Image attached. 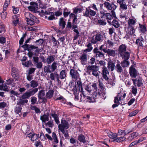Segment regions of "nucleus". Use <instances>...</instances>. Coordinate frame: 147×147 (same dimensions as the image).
<instances>
[{
    "instance_id": "6e6552de",
    "label": "nucleus",
    "mask_w": 147,
    "mask_h": 147,
    "mask_svg": "<svg viewBox=\"0 0 147 147\" xmlns=\"http://www.w3.org/2000/svg\"><path fill=\"white\" fill-rule=\"evenodd\" d=\"M104 5L106 9L110 10H115L117 7V6L113 3H109L107 1L104 3Z\"/></svg>"
},
{
    "instance_id": "7c9ffc66",
    "label": "nucleus",
    "mask_w": 147,
    "mask_h": 147,
    "mask_svg": "<svg viewBox=\"0 0 147 147\" xmlns=\"http://www.w3.org/2000/svg\"><path fill=\"white\" fill-rule=\"evenodd\" d=\"M9 87L7 86L6 83L4 84H0V90H3L5 91H8Z\"/></svg>"
},
{
    "instance_id": "72a5a7b5",
    "label": "nucleus",
    "mask_w": 147,
    "mask_h": 147,
    "mask_svg": "<svg viewBox=\"0 0 147 147\" xmlns=\"http://www.w3.org/2000/svg\"><path fill=\"white\" fill-rule=\"evenodd\" d=\"M108 136L111 139H115L117 137V134L116 133H113L112 132L109 131L107 133Z\"/></svg>"
},
{
    "instance_id": "79ce46f5",
    "label": "nucleus",
    "mask_w": 147,
    "mask_h": 147,
    "mask_svg": "<svg viewBox=\"0 0 147 147\" xmlns=\"http://www.w3.org/2000/svg\"><path fill=\"white\" fill-rule=\"evenodd\" d=\"M49 15V16L48 17L47 16H46L45 17V18H47L48 20H53L55 18L54 16V13L51 12V13H50Z\"/></svg>"
},
{
    "instance_id": "c9c22d12",
    "label": "nucleus",
    "mask_w": 147,
    "mask_h": 147,
    "mask_svg": "<svg viewBox=\"0 0 147 147\" xmlns=\"http://www.w3.org/2000/svg\"><path fill=\"white\" fill-rule=\"evenodd\" d=\"M67 73L65 70H63L60 72L59 78L61 79H63L66 77Z\"/></svg>"
},
{
    "instance_id": "774afa93",
    "label": "nucleus",
    "mask_w": 147,
    "mask_h": 147,
    "mask_svg": "<svg viewBox=\"0 0 147 147\" xmlns=\"http://www.w3.org/2000/svg\"><path fill=\"white\" fill-rule=\"evenodd\" d=\"M36 63V67L38 69H41L42 68V63L41 62H38Z\"/></svg>"
},
{
    "instance_id": "c03bdc74",
    "label": "nucleus",
    "mask_w": 147,
    "mask_h": 147,
    "mask_svg": "<svg viewBox=\"0 0 147 147\" xmlns=\"http://www.w3.org/2000/svg\"><path fill=\"white\" fill-rule=\"evenodd\" d=\"M99 87L100 88V91L105 90V86L102 82L100 80L98 81Z\"/></svg>"
},
{
    "instance_id": "2f4dec72",
    "label": "nucleus",
    "mask_w": 147,
    "mask_h": 147,
    "mask_svg": "<svg viewBox=\"0 0 147 147\" xmlns=\"http://www.w3.org/2000/svg\"><path fill=\"white\" fill-rule=\"evenodd\" d=\"M78 139L80 142L84 143H85L86 142L84 136L82 134H80L78 135Z\"/></svg>"
},
{
    "instance_id": "4be33fe9",
    "label": "nucleus",
    "mask_w": 147,
    "mask_h": 147,
    "mask_svg": "<svg viewBox=\"0 0 147 147\" xmlns=\"http://www.w3.org/2000/svg\"><path fill=\"white\" fill-rule=\"evenodd\" d=\"M26 36V33L23 34L22 37L21 38V39L19 41V44H20V46L19 48L17 51V53H18L22 51H20V48H21L20 45L22 44L24 41V39L25 38Z\"/></svg>"
},
{
    "instance_id": "f704fd0d",
    "label": "nucleus",
    "mask_w": 147,
    "mask_h": 147,
    "mask_svg": "<svg viewBox=\"0 0 147 147\" xmlns=\"http://www.w3.org/2000/svg\"><path fill=\"white\" fill-rule=\"evenodd\" d=\"M65 22L63 18H60L59 21V25L61 27L62 29H63L65 27Z\"/></svg>"
},
{
    "instance_id": "a19ab883",
    "label": "nucleus",
    "mask_w": 147,
    "mask_h": 147,
    "mask_svg": "<svg viewBox=\"0 0 147 147\" xmlns=\"http://www.w3.org/2000/svg\"><path fill=\"white\" fill-rule=\"evenodd\" d=\"M58 63L54 62L51 65L52 71L54 72L57 69Z\"/></svg>"
},
{
    "instance_id": "69168bd1",
    "label": "nucleus",
    "mask_w": 147,
    "mask_h": 147,
    "mask_svg": "<svg viewBox=\"0 0 147 147\" xmlns=\"http://www.w3.org/2000/svg\"><path fill=\"white\" fill-rule=\"evenodd\" d=\"M113 42L111 40H107V45H108L109 47H112L113 45Z\"/></svg>"
},
{
    "instance_id": "680f3d73",
    "label": "nucleus",
    "mask_w": 147,
    "mask_h": 147,
    "mask_svg": "<svg viewBox=\"0 0 147 147\" xmlns=\"http://www.w3.org/2000/svg\"><path fill=\"white\" fill-rule=\"evenodd\" d=\"M107 81L108 84H110L111 86H113L115 84L114 81L112 79H110L109 78V79Z\"/></svg>"
},
{
    "instance_id": "de8ad7c7",
    "label": "nucleus",
    "mask_w": 147,
    "mask_h": 147,
    "mask_svg": "<svg viewBox=\"0 0 147 147\" xmlns=\"http://www.w3.org/2000/svg\"><path fill=\"white\" fill-rule=\"evenodd\" d=\"M144 41L142 39H138L136 40V43L139 47H142L143 43Z\"/></svg>"
},
{
    "instance_id": "473e14b6",
    "label": "nucleus",
    "mask_w": 147,
    "mask_h": 147,
    "mask_svg": "<svg viewBox=\"0 0 147 147\" xmlns=\"http://www.w3.org/2000/svg\"><path fill=\"white\" fill-rule=\"evenodd\" d=\"M54 91L52 90H49L46 94V96L47 98L50 99L53 96Z\"/></svg>"
},
{
    "instance_id": "aec40b11",
    "label": "nucleus",
    "mask_w": 147,
    "mask_h": 147,
    "mask_svg": "<svg viewBox=\"0 0 147 147\" xmlns=\"http://www.w3.org/2000/svg\"><path fill=\"white\" fill-rule=\"evenodd\" d=\"M123 67L121 65L120 62H117V64L116 65L115 68L116 71L118 73H121L123 71Z\"/></svg>"
},
{
    "instance_id": "1a4fd4ad",
    "label": "nucleus",
    "mask_w": 147,
    "mask_h": 147,
    "mask_svg": "<svg viewBox=\"0 0 147 147\" xmlns=\"http://www.w3.org/2000/svg\"><path fill=\"white\" fill-rule=\"evenodd\" d=\"M96 14V12L90 8H86L84 13H83V16L88 17L90 16H94Z\"/></svg>"
},
{
    "instance_id": "f8f14e48",
    "label": "nucleus",
    "mask_w": 147,
    "mask_h": 147,
    "mask_svg": "<svg viewBox=\"0 0 147 147\" xmlns=\"http://www.w3.org/2000/svg\"><path fill=\"white\" fill-rule=\"evenodd\" d=\"M129 73L130 76L132 77L135 78L137 75L136 70L134 67V66L131 65L129 68Z\"/></svg>"
},
{
    "instance_id": "39448f33",
    "label": "nucleus",
    "mask_w": 147,
    "mask_h": 147,
    "mask_svg": "<svg viewBox=\"0 0 147 147\" xmlns=\"http://www.w3.org/2000/svg\"><path fill=\"white\" fill-rule=\"evenodd\" d=\"M86 72L89 75L92 74L96 77L99 76L98 68L96 65H89L87 66Z\"/></svg>"
},
{
    "instance_id": "052dcab7",
    "label": "nucleus",
    "mask_w": 147,
    "mask_h": 147,
    "mask_svg": "<svg viewBox=\"0 0 147 147\" xmlns=\"http://www.w3.org/2000/svg\"><path fill=\"white\" fill-rule=\"evenodd\" d=\"M22 109L21 107L17 106L16 108L15 112L16 114H19V113L21 112Z\"/></svg>"
},
{
    "instance_id": "8fccbe9b",
    "label": "nucleus",
    "mask_w": 147,
    "mask_h": 147,
    "mask_svg": "<svg viewBox=\"0 0 147 147\" xmlns=\"http://www.w3.org/2000/svg\"><path fill=\"white\" fill-rule=\"evenodd\" d=\"M31 105H34L37 103V98L35 96H32L30 98Z\"/></svg>"
},
{
    "instance_id": "f03ea898",
    "label": "nucleus",
    "mask_w": 147,
    "mask_h": 147,
    "mask_svg": "<svg viewBox=\"0 0 147 147\" xmlns=\"http://www.w3.org/2000/svg\"><path fill=\"white\" fill-rule=\"evenodd\" d=\"M100 96V92L98 93L94 92L91 97L86 96L84 94V92H83L82 94H80V100L81 101L84 102H94L96 101L95 100L98 98Z\"/></svg>"
},
{
    "instance_id": "f3484780",
    "label": "nucleus",
    "mask_w": 147,
    "mask_h": 147,
    "mask_svg": "<svg viewBox=\"0 0 147 147\" xmlns=\"http://www.w3.org/2000/svg\"><path fill=\"white\" fill-rule=\"evenodd\" d=\"M51 115L54 118L56 123L57 124H59V118L58 115L56 114L55 112L53 110H51Z\"/></svg>"
},
{
    "instance_id": "c85d7f7f",
    "label": "nucleus",
    "mask_w": 147,
    "mask_h": 147,
    "mask_svg": "<svg viewBox=\"0 0 147 147\" xmlns=\"http://www.w3.org/2000/svg\"><path fill=\"white\" fill-rule=\"evenodd\" d=\"M12 22L15 26H16L18 24L19 22V18L18 16L17 15H14L12 17Z\"/></svg>"
},
{
    "instance_id": "a18cd8bd",
    "label": "nucleus",
    "mask_w": 147,
    "mask_h": 147,
    "mask_svg": "<svg viewBox=\"0 0 147 147\" xmlns=\"http://www.w3.org/2000/svg\"><path fill=\"white\" fill-rule=\"evenodd\" d=\"M30 108L32 110H34L37 113H40L41 112L40 109L36 106L31 105Z\"/></svg>"
},
{
    "instance_id": "bb28decb",
    "label": "nucleus",
    "mask_w": 147,
    "mask_h": 147,
    "mask_svg": "<svg viewBox=\"0 0 147 147\" xmlns=\"http://www.w3.org/2000/svg\"><path fill=\"white\" fill-rule=\"evenodd\" d=\"M120 63L123 68L128 67L130 64L128 60H123V61H121Z\"/></svg>"
},
{
    "instance_id": "412c9836",
    "label": "nucleus",
    "mask_w": 147,
    "mask_h": 147,
    "mask_svg": "<svg viewBox=\"0 0 147 147\" xmlns=\"http://www.w3.org/2000/svg\"><path fill=\"white\" fill-rule=\"evenodd\" d=\"M127 46L125 44H122L119 47L118 50V54H120L121 53L126 52Z\"/></svg>"
},
{
    "instance_id": "b1692460",
    "label": "nucleus",
    "mask_w": 147,
    "mask_h": 147,
    "mask_svg": "<svg viewBox=\"0 0 147 147\" xmlns=\"http://www.w3.org/2000/svg\"><path fill=\"white\" fill-rule=\"evenodd\" d=\"M138 135V133L137 132H134L132 133L128 137L127 139L129 141H131L134 139Z\"/></svg>"
},
{
    "instance_id": "3c124183",
    "label": "nucleus",
    "mask_w": 147,
    "mask_h": 147,
    "mask_svg": "<svg viewBox=\"0 0 147 147\" xmlns=\"http://www.w3.org/2000/svg\"><path fill=\"white\" fill-rule=\"evenodd\" d=\"M119 6L120 8L123 10H126L127 9V4L125 2L119 5Z\"/></svg>"
},
{
    "instance_id": "e433bc0d",
    "label": "nucleus",
    "mask_w": 147,
    "mask_h": 147,
    "mask_svg": "<svg viewBox=\"0 0 147 147\" xmlns=\"http://www.w3.org/2000/svg\"><path fill=\"white\" fill-rule=\"evenodd\" d=\"M45 72L47 73H51L53 72L51 68V66L49 65H48L47 66H45L44 69Z\"/></svg>"
},
{
    "instance_id": "09e8293b",
    "label": "nucleus",
    "mask_w": 147,
    "mask_h": 147,
    "mask_svg": "<svg viewBox=\"0 0 147 147\" xmlns=\"http://www.w3.org/2000/svg\"><path fill=\"white\" fill-rule=\"evenodd\" d=\"M139 30L143 33L147 31L146 28L145 26L141 24H139Z\"/></svg>"
},
{
    "instance_id": "9d476101",
    "label": "nucleus",
    "mask_w": 147,
    "mask_h": 147,
    "mask_svg": "<svg viewBox=\"0 0 147 147\" xmlns=\"http://www.w3.org/2000/svg\"><path fill=\"white\" fill-rule=\"evenodd\" d=\"M88 56L85 53H83L80 57L79 59L82 64L86 65L87 63L88 57Z\"/></svg>"
},
{
    "instance_id": "0eeeda50",
    "label": "nucleus",
    "mask_w": 147,
    "mask_h": 147,
    "mask_svg": "<svg viewBox=\"0 0 147 147\" xmlns=\"http://www.w3.org/2000/svg\"><path fill=\"white\" fill-rule=\"evenodd\" d=\"M69 127L68 122L65 120H61V123L58 125L59 129L60 131L68 129Z\"/></svg>"
},
{
    "instance_id": "864d4df0",
    "label": "nucleus",
    "mask_w": 147,
    "mask_h": 147,
    "mask_svg": "<svg viewBox=\"0 0 147 147\" xmlns=\"http://www.w3.org/2000/svg\"><path fill=\"white\" fill-rule=\"evenodd\" d=\"M62 134L64 135V137L66 139H68L69 137L68 131L67 130H64L61 131Z\"/></svg>"
},
{
    "instance_id": "4d7b16f0",
    "label": "nucleus",
    "mask_w": 147,
    "mask_h": 147,
    "mask_svg": "<svg viewBox=\"0 0 147 147\" xmlns=\"http://www.w3.org/2000/svg\"><path fill=\"white\" fill-rule=\"evenodd\" d=\"M7 15V12L4 11H3L1 13L0 16L1 18L2 19L4 20L6 18Z\"/></svg>"
},
{
    "instance_id": "13d9d810",
    "label": "nucleus",
    "mask_w": 147,
    "mask_h": 147,
    "mask_svg": "<svg viewBox=\"0 0 147 147\" xmlns=\"http://www.w3.org/2000/svg\"><path fill=\"white\" fill-rule=\"evenodd\" d=\"M98 65L99 67H102V68H104V67H105V66L106 65V63L104 61H99L98 63Z\"/></svg>"
},
{
    "instance_id": "a211bd4d",
    "label": "nucleus",
    "mask_w": 147,
    "mask_h": 147,
    "mask_svg": "<svg viewBox=\"0 0 147 147\" xmlns=\"http://www.w3.org/2000/svg\"><path fill=\"white\" fill-rule=\"evenodd\" d=\"M50 78L52 80H55L56 79L57 81H59V76L57 73H52L50 75Z\"/></svg>"
},
{
    "instance_id": "6e6d98bb",
    "label": "nucleus",
    "mask_w": 147,
    "mask_h": 147,
    "mask_svg": "<svg viewBox=\"0 0 147 147\" xmlns=\"http://www.w3.org/2000/svg\"><path fill=\"white\" fill-rule=\"evenodd\" d=\"M23 65H25L26 67H29L32 64L31 61L30 60L27 61L26 62H22Z\"/></svg>"
},
{
    "instance_id": "dca6fc26",
    "label": "nucleus",
    "mask_w": 147,
    "mask_h": 147,
    "mask_svg": "<svg viewBox=\"0 0 147 147\" xmlns=\"http://www.w3.org/2000/svg\"><path fill=\"white\" fill-rule=\"evenodd\" d=\"M102 72L103 77L106 80H108L109 78L107 75H109V73L107 68L106 67L102 68Z\"/></svg>"
},
{
    "instance_id": "cd10ccee",
    "label": "nucleus",
    "mask_w": 147,
    "mask_h": 147,
    "mask_svg": "<svg viewBox=\"0 0 147 147\" xmlns=\"http://www.w3.org/2000/svg\"><path fill=\"white\" fill-rule=\"evenodd\" d=\"M126 138L124 137H116L114 140H112V142H121L125 141Z\"/></svg>"
},
{
    "instance_id": "2eb2a0df",
    "label": "nucleus",
    "mask_w": 147,
    "mask_h": 147,
    "mask_svg": "<svg viewBox=\"0 0 147 147\" xmlns=\"http://www.w3.org/2000/svg\"><path fill=\"white\" fill-rule=\"evenodd\" d=\"M39 134L29 133L28 134V136L31 138V141L34 142L36 140L39 138Z\"/></svg>"
},
{
    "instance_id": "a878e982",
    "label": "nucleus",
    "mask_w": 147,
    "mask_h": 147,
    "mask_svg": "<svg viewBox=\"0 0 147 147\" xmlns=\"http://www.w3.org/2000/svg\"><path fill=\"white\" fill-rule=\"evenodd\" d=\"M131 132V131H126V130L119 129L118 130L117 135L119 136L122 135L125 136Z\"/></svg>"
},
{
    "instance_id": "58836bf2",
    "label": "nucleus",
    "mask_w": 147,
    "mask_h": 147,
    "mask_svg": "<svg viewBox=\"0 0 147 147\" xmlns=\"http://www.w3.org/2000/svg\"><path fill=\"white\" fill-rule=\"evenodd\" d=\"M88 47L87 49L84 50V52H90L92 49V43H89L86 46Z\"/></svg>"
},
{
    "instance_id": "4468645a",
    "label": "nucleus",
    "mask_w": 147,
    "mask_h": 147,
    "mask_svg": "<svg viewBox=\"0 0 147 147\" xmlns=\"http://www.w3.org/2000/svg\"><path fill=\"white\" fill-rule=\"evenodd\" d=\"M56 56L53 55H51L48 56L46 59V63L48 64H51L52 63L54 62Z\"/></svg>"
},
{
    "instance_id": "bf43d9fd",
    "label": "nucleus",
    "mask_w": 147,
    "mask_h": 147,
    "mask_svg": "<svg viewBox=\"0 0 147 147\" xmlns=\"http://www.w3.org/2000/svg\"><path fill=\"white\" fill-rule=\"evenodd\" d=\"M138 112V110H136L129 113V117H132L136 115Z\"/></svg>"
},
{
    "instance_id": "6ab92c4d",
    "label": "nucleus",
    "mask_w": 147,
    "mask_h": 147,
    "mask_svg": "<svg viewBox=\"0 0 147 147\" xmlns=\"http://www.w3.org/2000/svg\"><path fill=\"white\" fill-rule=\"evenodd\" d=\"M107 65V68L109 71L110 70L111 71H113L115 69V63L111 60L108 61Z\"/></svg>"
},
{
    "instance_id": "20e7f679",
    "label": "nucleus",
    "mask_w": 147,
    "mask_h": 147,
    "mask_svg": "<svg viewBox=\"0 0 147 147\" xmlns=\"http://www.w3.org/2000/svg\"><path fill=\"white\" fill-rule=\"evenodd\" d=\"M104 39V34L102 33H98L92 36L91 42L92 43L95 44L102 42Z\"/></svg>"
},
{
    "instance_id": "7ed1b4c3",
    "label": "nucleus",
    "mask_w": 147,
    "mask_h": 147,
    "mask_svg": "<svg viewBox=\"0 0 147 147\" xmlns=\"http://www.w3.org/2000/svg\"><path fill=\"white\" fill-rule=\"evenodd\" d=\"M137 22L135 18H129L128 21V29L129 33L131 35H135L134 33L136 28L134 26Z\"/></svg>"
},
{
    "instance_id": "393cba45",
    "label": "nucleus",
    "mask_w": 147,
    "mask_h": 147,
    "mask_svg": "<svg viewBox=\"0 0 147 147\" xmlns=\"http://www.w3.org/2000/svg\"><path fill=\"white\" fill-rule=\"evenodd\" d=\"M24 15L26 18V21L30 19L33 20V18H34V17H35L34 16L29 12L25 13Z\"/></svg>"
},
{
    "instance_id": "ddd939ff",
    "label": "nucleus",
    "mask_w": 147,
    "mask_h": 147,
    "mask_svg": "<svg viewBox=\"0 0 147 147\" xmlns=\"http://www.w3.org/2000/svg\"><path fill=\"white\" fill-rule=\"evenodd\" d=\"M123 60H128L130 56V53L128 51H126L119 54Z\"/></svg>"
},
{
    "instance_id": "4c0bfd02",
    "label": "nucleus",
    "mask_w": 147,
    "mask_h": 147,
    "mask_svg": "<svg viewBox=\"0 0 147 147\" xmlns=\"http://www.w3.org/2000/svg\"><path fill=\"white\" fill-rule=\"evenodd\" d=\"M108 51L107 53L109 56L114 57L116 55V52L115 50L108 49Z\"/></svg>"
},
{
    "instance_id": "423d86ee",
    "label": "nucleus",
    "mask_w": 147,
    "mask_h": 147,
    "mask_svg": "<svg viewBox=\"0 0 147 147\" xmlns=\"http://www.w3.org/2000/svg\"><path fill=\"white\" fill-rule=\"evenodd\" d=\"M100 16L101 18L105 19L107 21L108 23L110 24H111V22L110 20L113 19V17L111 14L106 13V11L101 10L100 11Z\"/></svg>"
},
{
    "instance_id": "ea45409f",
    "label": "nucleus",
    "mask_w": 147,
    "mask_h": 147,
    "mask_svg": "<svg viewBox=\"0 0 147 147\" xmlns=\"http://www.w3.org/2000/svg\"><path fill=\"white\" fill-rule=\"evenodd\" d=\"M36 17H34V18H33V20L32 19H29L26 20V21L28 24L32 26L34 24V21L36 20Z\"/></svg>"
},
{
    "instance_id": "5fc2aeb1",
    "label": "nucleus",
    "mask_w": 147,
    "mask_h": 147,
    "mask_svg": "<svg viewBox=\"0 0 147 147\" xmlns=\"http://www.w3.org/2000/svg\"><path fill=\"white\" fill-rule=\"evenodd\" d=\"M51 40L52 42L53 43V44L54 46H58V45H59V42L58 41V40H56V39L54 37L52 36V37Z\"/></svg>"
},
{
    "instance_id": "e2e57ef3",
    "label": "nucleus",
    "mask_w": 147,
    "mask_h": 147,
    "mask_svg": "<svg viewBox=\"0 0 147 147\" xmlns=\"http://www.w3.org/2000/svg\"><path fill=\"white\" fill-rule=\"evenodd\" d=\"M11 74L12 77L16 80H18V73H11Z\"/></svg>"
},
{
    "instance_id": "5701e85b",
    "label": "nucleus",
    "mask_w": 147,
    "mask_h": 147,
    "mask_svg": "<svg viewBox=\"0 0 147 147\" xmlns=\"http://www.w3.org/2000/svg\"><path fill=\"white\" fill-rule=\"evenodd\" d=\"M45 95V91L44 90H42L40 91L38 93V97L39 100H44L45 98L44 96Z\"/></svg>"
},
{
    "instance_id": "49530a36",
    "label": "nucleus",
    "mask_w": 147,
    "mask_h": 147,
    "mask_svg": "<svg viewBox=\"0 0 147 147\" xmlns=\"http://www.w3.org/2000/svg\"><path fill=\"white\" fill-rule=\"evenodd\" d=\"M116 28H118L120 24L116 20H114L111 22V24Z\"/></svg>"
},
{
    "instance_id": "338daca9",
    "label": "nucleus",
    "mask_w": 147,
    "mask_h": 147,
    "mask_svg": "<svg viewBox=\"0 0 147 147\" xmlns=\"http://www.w3.org/2000/svg\"><path fill=\"white\" fill-rule=\"evenodd\" d=\"M131 90L132 92L134 95H136L137 92V89L134 86H133Z\"/></svg>"
},
{
    "instance_id": "37998d69",
    "label": "nucleus",
    "mask_w": 147,
    "mask_h": 147,
    "mask_svg": "<svg viewBox=\"0 0 147 147\" xmlns=\"http://www.w3.org/2000/svg\"><path fill=\"white\" fill-rule=\"evenodd\" d=\"M30 86L33 88L37 87L38 85V82L34 80H32L30 82Z\"/></svg>"
},
{
    "instance_id": "0e129e2a",
    "label": "nucleus",
    "mask_w": 147,
    "mask_h": 147,
    "mask_svg": "<svg viewBox=\"0 0 147 147\" xmlns=\"http://www.w3.org/2000/svg\"><path fill=\"white\" fill-rule=\"evenodd\" d=\"M45 125L49 127H52L53 125V121H49L47 123H45Z\"/></svg>"
},
{
    "instance_id": "9b49d317",
    "label": "nucleus",
    "mask_w": 147,
    "mask_h": 147,
    "mask_svg": "<svg viewBox=\"0 0 147 147\" xmlns=\"http://www.w3.org/2000/svg\"><path fill=\"white\" fill-rule=\"evenodd\" d=\"M70 74L73 78L77 80L79 78V74L76 70L71 69Z\"/></svg>"
},
{
    "instance_id": "f257e3e1",
    "label": "nucleus",
    "mask_w": 147,
    "mask_h": 147,
    "mask_svg": "<svg viewBox=\"0 0 147 147\" xmlns=\"http://www.w3.org/2000/svg\"><path fill=\"white\" fill-rule=\"evenodd\" d=\"M38 91L37 88H34L28 92H26L22 96L21 98L17 102V106L22 107L25 103L28 102L27 99L29 98Z\"/></svg>"
},
{
    "instance_id": "c756f323",
    "label": "nucleus",
    "mask_w": 147,
    "mask_h": 147,
    "mask_svg": "<svg viewBox=\"0 0 147 147\" xmlns=\"http://www.w3.org/2000/svg\"><path fill=\"white\" fill-rule=\"evenodd\" d=\"M40 119L42 120V122L46 123V121H49V115H47L46 114H44L42 116H41Z\"/></svg>"
},
{
    "instance_id": "603ef678",
    "label": "nucleus",
    "mask_w": 147,
    "mask_h": 147,
    "mask_svg": "<svg viewBox=\"0 0 147 147\" xmlns=\"http://www.w3.org/2000/svg\"><path fill=\"white\" fill-rule=\"evenodd\" d=\"M77 84L78 86V87L79 89V90L81 92V93L80 94H82L83 92L82 83L80 81H78L77 82Z\"/></svg>"
}]
</instances>
